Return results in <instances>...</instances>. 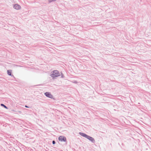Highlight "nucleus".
I'll return each instance as SVG.
<instances>
[{
	"label": "nucleus",
	"instance_id": "20e7f679",
	"mask_svg": "<svg viewBox=\"0 0 151 151\" xmlns=\"http://www.w3.org/2000/svg\"><path fill=\"white\" fill-rule=\"evenodd\" d=\"M14 8L17 10L21 8L20 6L18 4H15L14 6Z\"/></svg>",
	"mask_w": 151,
	"mask_h": 151
},
{
	"label": "nucleus",
	"instance_id": "1a4fd4ad",
	"mask_svg": "<svg viewBox=\"0 0 151 151\" xmlns=\"http://www.w3.org/2000/svg\"><path fill=\"white\" fill-rule=\"evenodd\" d=\"M55 141H52V143H53V144H55Z\"/></svg>",
	"mask_w": 151,
	"mask_h": 151
},
{
	"label": "nucleus",
	"instance_id": "0eeeda50",
	"mask_svg": "<svg viewBox=\"0 0 151 151\" xmlns=\"http://www.w3.org/2000/svg\"><path fill=\"white\" fill-rule=\"evenodd\" d=\"M11 72H12L11 70H8L7 71L8 74L9 76H11Z\"/></svg>",
	"mask_w": 151,
	"mask_h": 151
},
{
	"label": "nucleus",
	"instance_id": "7ed1b4c3",
	"mask_svg": "<svg viewBox=\"0 0 151 151\" xmlns=\"http://www.w3.org/2000/svg\"><path fill=\"white\" fill-rule=\"evenodd\" d=\"M45 94L46 96L51 99L52 98V96L50 93L46 92L45 93Z\"/></svg>",
	"mask_w": 151,
	"mask_h": 151
},
{
	"label": "nucleus",
	"instance_id": "39448f33",
	"mask_svg": "<svg viewBox=\"0 0 151 151\" xmlns=\"http://www.w3.org/2000/svg\"><path fill=\"white\" fill-rule=\"evenodd\" d=\"M86 138L92 142H95V140L94 139L88 135Z\"/></svg>",
	"mask_w": 151,
	"mask_h": 151
},
{
	"label": "nucleus",
	"instance_id": "423d86ee",
	"mask_svg": "<svg viewBox=\"0 0 151 151\" xmlns=\"http://www.w3.org/2000/svg\"><path fill=\"white\" fill-rule=\"evenodd\" d=\"M79 134L81 136L86 138L88 136V135H86V134L82 132H79Z\"/></svg>",
	"mask_w": 151,
	"mask_h": 151
},
{
	"label": "nucleus",
	"instance_id": "9d476101",
	"mask_svg": "<svg viewBox=\"0 0 151 151\" xmlns=\"http://www.w3.org/2000/svg\"><path fill=\"white\" fill-rule=\"evenodd\" d=\"M25 107H28L27 106H25Z\"/></svg>",
	"mask_w": 151,
	"mask_h": 151
},
{
	"label": "nucleus",
	"instance_id": "6e6552de",
	"mask_svg": "<svg viewBox=\"0 0 151 151\" xmlns=\"http://www.w3.org/2000/svg\"><path fill=\"white\" fill-rule=\"evenodd\" d=\"M1 106H4L5 108H6V109H7V107L5 106V105H4V104H1Z\"/></svg>",
	"mask_w": 151,
	"mask_h": 151
},
{
	"label": "nucleus",
	"instance_id": "f257e3e1",
	"mask_svg": "<svg viewBox=\"0 0 151 151\" xmlns=\"http://www.w3.org/2000/svg\"><path fill=\"white\" fill-rule=\"evenodd\" d=\"M52 77L54 78L60 76V74L59 72L57 70H54L52 74L51 75Z\"/></svg>",
	"mask_w": 151,
	"mask_h": 151
},
{
	"label": "nucleus",
	"instance_id": "f03ea898",
	"mask_svg": "<svg viewBox=\"0 0 151 151\" xmlns=\"http://www.w3.org/2000/svg\"><path fill=\"white\" fill-rule=\"evenodd\" d=\"M58 139L61 142H65L66 140L65 137L62 136L59 137Z\"/></svg>",
	"mask_w": 151,
	"mask_h": 151
}]
</instances>
